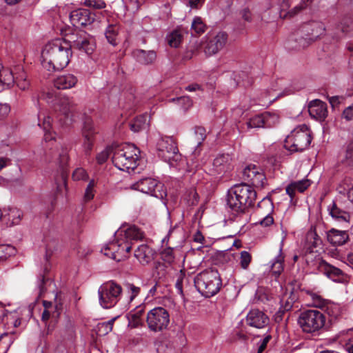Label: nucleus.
Masks as SVG:
<instances>
[{"label":"nucleus","instance_id":"nucleus-26","mask_svg":"<svg viewBox=\"0 0 353 353\" xmlns=\"http://www.w3.org/2000/svg\"><path fill=\"white\" fill-rule=\"evenodd\" d=\"M132 55L136 61L142 65L152 64L157 59V53L154 50L137 49L132 52Z\"/></svg>","mask_w":353,"mask_h":353},{"label":"nucleus","instance_id":"nucleus-57","mask_svg":"<svg viewBox=\"0 0 353 353\" xmlns=\"http://www.w3.org/2000/svg\"><path fill=\"white\" fill-rule=\"evenodd\" d=\"M162 288L160 284L157 282L154 286H152L149 290V295L151 296H155L158 295L159 293H162Z\"/></svg>","mask_w":353,"mask_h":353},{"label":"nucleus","instance_id":"nucleus-30","mask_svg":"<svg viewBox=\"0 0 353 353\" xmlns=\"http://www.w3.org/2000/svg\"><path fill=\"white\" fill-rule=\"evenodd\" d=\"M328 241L334 245H342L345 244L348 239V234L343 230L331 229L327 233Z\"/></svg>","mask_w":353,"mask_h":353},{"label":"nucleus","instance_id":"nucleus-50","mask_svg":"<svg viewBox=\"0 0 353 353\" xmlns=\"http://www.w3.org/2000/svg\"><path fill=\"white\" fill-rule=\"evenodd\" d=\"M251 255L247 251H242L241 252L240 264L243 269H247L251 261Z\"/></svg>","mask_w":353,"mask_h":353},{"label":"nucleus","instance_id":"nucleus-15","mask_svg":"<svg viewBox=\"0 0 353 353\" xmlns=\"http://www.w3.org/2000/svg\"><path fill=\"white\" fill-rule=\"evenodd\" d=\"M97 131L95 129L93 121L90 119H87L83 124L82 129L83 143L81 145L82 150L85 155H90L94 148L95 141V135Z\"/></svg>","mask_w":353,"mask_h":353},{"label":"nucleus","instance_id":"nucleus-38","mask_svg":"<svg viewBox=\"0 0 353 353\" xmlns=\"http://www.w3.org/2000/svg\"><path fill=\"white\" fill-rule=\"evenodd\" d=\"M97 184V181L94 179H91L85 190V193H84V195H83V201L85 202H88L91 200H92L94 197V194H95V187Z\"/></svg>","mask_w":353,"mask_h":353},{"label":"nucleus","instance_id":"nucleus-7","mask_svg":"<svg viewBox=\"0 0 353 353\" xmlns=\"http://www.w3.org/2000/svg\"><path fill=\"white\" fill-rule=\"evenodd\" d=\"M194 285L201 295L211 297L219 291L221 280L217 271L205 270L196 275Z\"/></svg>","mask_w":353,"mask_h":353},{"label":"nucleus","instance_id":"nucleus-13","mask_svg":"<svg viewBox=\"0 0 353 353\" xmlns=\"http://www.w3.org/2000/svg\"><path fill=\"white\" fill-rule=\"evenodd\" d=\"M301 31L304 37L299 39L298 46H292L293 48H305L311 41L323 35L325 33V27L322 22L311 21L304 24Z\"/></svg>","mask_w":353,"mask_h":353},{"label":"nucleus","instance_id":"nucleus-39","mask_svg":"<svg viewBox=\"0 0 353 353\" xmlns=\"http://www.w3.org/2000/svg\"><path fill=\"white\" fill-rule=\"evenodd\" d=\"M206 26L202 19L195 17L192 22L191 29L196 34H201L205 31Z\"/></svg>","mask_w":353,"mask_h":353},{"label":"nucleus","instance_id":"nucleus-20","mask_svg":"<svg viewBox=\"0 0 353 353\" xmlns=\"http://www.w3.org/2000/svg\"><path fill=\"white\" fill-rule=\"evenodd\" d=\"M232 157L229 154H220L212 163V172L215 174H223L232 169Z\"/></svg>","mask_w":353,"mask_h":353},{"label":"nucleus","instance_id":"nucleus-52","mask_svg":"<svg viewBox=\"0 0 353 353\" xmlns=\"http://www.w3.org/2000/svg\"><path fill=\"white\" fill-rule=\"evenodd\" d=\"M49 283V285L51 284L48 279L46 280L43 275H41L38 278L37 281V288H38V296H41L45 292L44 285Z\"/></svg>","mask_w":353,"mask_h":353},{"label":"nucleus","instance_id":"nucleus-23","mask_svg":"<svg viewBox=\"0 0 353 353\" xmlns=\"http://www.w3.org/2000/svg\"><path fill=\"white\" fill-rule=\"evenodd\" d=\"M290 6V0H280V17L281 18H292L302 10L307 7V3L304 0H301L299 5L294 6L293 9L286 12Z\"/></svg>","mask_w":353,"mask_h":353},{"label":"nucleus","instance_id":"nucleus-14","mask_svg":"<svg viewBox=\"0 0 353 353\" xmlns=\"http://www.w3.org/2000/svg\"><path fill=\"white\" fill-rule=\"evenodd\" d=\"M242 178L247 183L259 188H263L266 182V178L262 170L253 164H250L243 169Z\"/></svg>","mask_w":353,"mask_h":353},{"label":"nucleus","instance_id":"nucleus-58","mask_svg":"<svg viewBox=\"0 0 353 353\" xmlns=\"http://www.w3.org/2000/svg\"><path fill=\"white\" fill-rule=\"evenodd\" d=\"M10 111V108L8 104H0V119L7 117Z\"/></svg>","mask_w":353,"mask_h":353},{"label":"nucleus","instance_id":"nucleus-60","mask_svg":"<svg viewBox=\"0 0 353 353\" xmlns=\"http://www.w3.org/2000/svg\"><path fill=\"white\" fill-rule=\"evenodd\" d=\"M11 164V159L6 156L0 157V171Z\"/></svg>","mask_w":353,"mask_h":353},{"label":"nucleus","instance_id":"nucleus-11","mask_svg":"<svg viewBox=\"0 0 353 353\" xmlns=\"http://www.w3.org/2000/svg\"><path fill=\"white\" fill-rule=\"evenodd\" d=\"M131 188L159 199H163L167 195L163 184L150 177L139 180L131 185Z\"/></svg>","mask_w":353,"mask_h":353},{"label":"nucleus","instance_id":"nucleus-64","mask_svg":"<svg viewBox=\"0 0 353 353\" xmlns=\"http://www.w3.org/2000/svg\"><path fill=\"white\" fill-rule=\"evenodd\" d=\"M344 347L348 353H353V338L349 339L345 343Z\"/></svg>","mask_w":353,"mask_h":353},{"label":"nucleus","instance_id":"nucleus-22","mask_svg":"<svg viewBox=\"0 0 353 353\" xmlns=\"http://www.w3.org/2000/svg\"><path fill=\"white\" fill-rule=\"evenodd\" d=\"M74 47L87 54H91L96 48L95 40L93 37L83 33L74 41Z\"/></svg>","mask_w":353,"mask_h":353},{"label":"nucleus","instance_id":"nucleus-32","mask_svg":"<svg viewBox=\"0 0 353 353\" xmlns=\"http://www.w3.org/2000/svg\"><path fill=\"white\" fill-rule=\"evenodd\" d=\"M259 205L261 208L267 207L268 209V214L259 221L260 225L263 227H268L271 225L274 222L273 217L271 215V213L273 211V204L271 200L268 198H265Z\"/></svg>","mask_w":353,"mask_h":353},{"label":"nucleus","instance_id":"nucleus-41","mask_svg":"<svg viewBox=\"0 0 353 353\" xmlns=\"http://www.w3.org/2000/svg\"><path fill=\"white\" fill-rule=\"evenodd\" d=\"M15 252L16 250L13 246L10 245H0V261L14 255Z\"/></svg>","mask_w":353,"mask_h":353},{"label":"nucleus","instance_id":"nucleus-44","mask_svg":"<svg viewBox=\"0 0 353 353\" xmlns=\"http://www.w3.org/2000/svg\"><path fill=\"white\" fill-rule=\"evenodd\" d=\"M311 299L312 301L313 306L315 307H319L322 310L325 308L329 300L323 299L321 296L312 293L310 294Z\"/></svg>","mask_w":353,"mask_h":353},{"label":"nucleus","instance_id":"nucleus-6","mask_svg":"<svg viewBox=\"0 0 353 353\" xmlns=\"http://www.w3.org/2000/svg\"><path fill=\"white\" fill-rule=\"evenodd\" d=\"M140 150L134 145L126 143L113 151L112 163L120 170L130 172L138 165Z\"/></svg>","mask_w":353,"mask_h":353},{"label":"nucleus","instance_id":"nucleus-33","mask_svg":"<svg viewBox=\"0 0 353 353\" xmlns=\"http://www.w3.org/2000/svg\"><path fill=\"white\" fill-rule=\"evenodd\" d=\"M328 210L331 216L336 220L346 223L349 222L350 218L349 213L338 208L334 202L332 203V206L328 207Z\"/></svg>","mask_w":353,"mask_h":353},{"label":"nucleus","instance_id":"nucleus-17","mask_svg":"<svg viewBox=\"0 0 353 353\" xmlns=\"http://www.w3.org/2000/svg\"><path fill=\"white\" fill-rule=\"evenodd\" d=\"M227 40L228 34L225 32H218L207 42L205 47V53L208 56L216 54L224 48Z\"/></svg>","mask_w":353,"mask_h":353},{"label":"nucleus","instance_id":"nucleus-34","mask_svg":"<svg viewBox=\"0 0 353 353\" xmlns=\"http://www.w3.org/2000/svg\"><path fill=\"white\" fill-rule=\"evenodd\" d=\"M58 105L59 110L64 115L68 116V114L72 111L75 103L72 98L63 96L59 98Z\"/></svg>","mask_w":353,"mask_h":353},{"label":"nucleus","instance_id":"nucleus-51","mask_svg":"<svg viewBox=\"0 0 353 353\" xmlns=\"http://www.w3.org/2000/svg\"><path fill=\"white\" fill-rule=\"evenodd\" d=\"M114 320H110L106 322H103L98 325L99 332H101V334H106L110 332L112 329Z\"/></svg>","mask_w":353,"mask_h":353},{"label":"nucleus","instance_id":"nucleus-19","mask_svg":"<svg viewBox=\"0 0 353 353\" xmlns=\"http://www.w3.org/2000/svg\"><path fill=\"white\" fill-rule=\"evenodd\" d=\"M246 322L251 327L261 329L268 325L269 318L263 312L253 309L247 314Z\"/></svg>","mask_w":353,"mask_h":353},{"label":"nucleus","instance_id":"nucleus-36","mask_svg":"<svg viewBox=\"0 0 353 353\" xmlns=\"http://www.w3.org/2000/svg\"><path fill=\"white\" fill-rule=\"evenodd\" d=\"M118 32L119 27L116 24H110L105 29V38L108 42L113 46L118 44Z\"/></svg>","mask_w":353,"mask_h":353},{"label":"nucleus","instance_id":"nucleus-27","mask_svg":"<svg viewBox=\"0 0 353 353\" xmlns=\"http://www.w3.org/2000/svg\"><path fill=\"white\" fill-rule=\"evenodd\" d=\"M284 238L281 241V245L278 254L270 262V268L272 274L275 277H278L284 270V256L283 254Z\"/></svg>","mask_w":353,"mask_h":353},{"label":"nucleus","instance_id":"nucleus-16","mask_svg":"<svg viewBox=\"0 0 353 353\" xmlns=\"http://www.w3.org/2000/svg\"><path fill=\"white\" fill-rule=\"evenodd\" d=\"M70 20L75 27H85L94 21L95 14L87 9H77L71 12Z\"/></svg>","mask_w":353,"mask_h":353},{"label":"nucleus","instance_id":"nucleus-12","mask_svg":"<svg viewBox=\"0 0 353 353\" xmlns=\"http://www.w3.org/2000/svg\"><path fill=\"white\" fill-rule=\"evenodd\" d=\"M146 322L150 330L161 332L165 330L170 323V314L163 307H156L147 314Z\"/></svg>","mask_w":353,"mask_h":353},{"label":"nucleus","instance_id":"nucleus-61","mask_svg":"<svg viewBox=\"0 0 353 353\" xmlns=\"http://www.w3.org/2000/svg\"><path fill=\"white\" fill-rule=\"evenodd\" d=\"M342 98L339 96H332L328 98V101L332 108L336 107L341 101Z\"/></svg>","mask_w":353,"mask_h":353},{"label":"nucleus","instance_id":"nucleus-10","mask_svg":"<svg viewBox=\"0 0 353 353\" xmlns=\"http://www.w3.org/2000/svg\"><path fill=\"white\" fill-rule=\"evenodd\" d=\"M122 288L114 281L103 283L98 290L100 305L105 309L113 307L120 300Z\"/></svg>","mask_w":353,"mask_h":353},{"label":"nucleus","instance_id":"nucleus-43","mask_svg":"<svg viewBox=\"0 0 353 353\" xmlns=\"http://www.w3.org/2000/svg\"><path fill=\"white\" fill-rule=\"evenodd\" d=\"M166 40L170 46L176 48L181 43V36L177 31H174L167 36Z\"/></svg>","mask_w":353,"mask_h":353},{"label":"nucleus","instance_id":"nucleus-45","mask_svg":"<svg viewBox=\"0 0 353 353\" xmlns=\"http://www.w3.org/2000/svg\"><path fill=\"white\" fill-rule=\"evenodd\" d=\"M327 314L332 317H336L340 313V307L338 304H336L330 301H328L326 306L323 309Z\"/></svg>","mask_w":353,"mask_h":353},{"label":"nucleus","instance_id":"nucleus-42","mask_svg":"<svg viewBox=\"0 0 353 353\" xmlns=\"http://www.w3.org/2000/svg\"><path fill=\"white\" fill-rule=\"evenodd\" d=\"M247 124L249 128H265L262 114L255 115L250 118Z\"/></svg>","mask_w":353,"mask_h":353},{"label":"nucleus","instance_id":"nucleus-54","mask_svg":"<svg viewBox=\"0 0 353 353\" xmlns=\"http://www.w3.org/2000/svg\"><path fill=\"white\" fill-rule=\"evenodd\" d=\"M341 117L347 121L353 120V103L343 110Z\"/></svg>","mask_w":353,"mask_h":353},{"label":"nucleus","instance_id":"nucleus-47","mask_svg":"<svg viewBox=\"0 0 353 353\" xmlns=\"http://www.w3.org/2000/svg\"><path fill=\"white\" fill-rule=\"evenodd\" d=\"M170 101L172 102L177 101L178 103L181 106V108L183 109L184 110H187L192 105V101L191 99L188 96H183L176 99L173 98L171 99Z\"/></svg>","mask_w":353,"mask_h":353},{"label":"nucleus","instance_id":"nucleus-37","mask_svg":"<svg viewBox=\"0 0 353 353\" xmlns=\"http://www.w3.org/2000/svg\"><path fill=\"white\" fill-rule=\"evenodd\" d=\"M265 128L274 126L279 123V116L275 112H265L262 113Z\"/></svg>","mask_w":353,"mask_h":353},{"label":"nucleus","instance_id":"nucleus-49","mask_svg":"<svg viewBox=\"0 0 353 353\" xmlns=\"http://www.w3.org/2000/svg\"><path fill=\"white\" fill-rule=\"evenodd\" d=\"M88 175L86 171L82 168H77L72 173V179L74 181L86 180Z\"/></svg>","mask_w":353,"mask_h":353},{"label":"nucleus","instance_id":"nucleus-18","mask_svg":"<svg viewBox=\"0 0 353 353\" xmlns=\"http://www.w3.org/2000/svg\"><path fill=\"white\" fill-rule=\"evenodd\" d=\"M318 270L334 282H341L343 279V272L339 268L334 267L324 260L319 261Z\"/></svg>","mask_w":353,"mask_h":353},{"label":"nucleus","instance_id":"nucleus-31","mask_svg":"<svg viewBox=\"0 0 353 353\" xmlns=\"http://www.w3.org/2000/svg\"><path fill=\"white\" fill-rule=\"evenodd\" d=\"M14 83L12 72L0 64V91L6 88H10Z\"/></svg>","mask_w":353,"mask_h":353},{"label":"nucleus","instance_id":"nucleus-63","mask_svg":"<svg viewBox=\"0 0 353 353\" xmlns=\"http://www.w3.org/2000/svg\"><path fill=\"white\" fill-rule=\"evenodd\" d=\"M346 159H353V141L351 142L346 150Z\"/></svg>","mask_w":353,"mask_h":353},{"label":"nucleus","instance_id":"nucleus-2","mask_svg":"<svg viewBox=\"0 0 353 353\" xmlns=\"http://www.w3.org/2000/svg\"><path fill=\"white\" fill-rule=\"evenodd\" d=\"M72 54L70 43L65 39H57L45 45L41 52V65L49 72L65 68Z\"/></svg>","mask_w":353,"mask_h":353},{"label":"nucleus","instance_id":"nucleus-3","mask_svg":"<svg viewBox=\"0 0 353 353\" xmlns=\"http://www.w3.org/2000/svg\"><path fill=\"white\" fill-rule=\"evenodd\" d=\"M38 125L44 131V141L42 143L43 150L39 153L41 160L45 162H50L58 154L59 164L63 167L69 159L68 151L63 148L59 151L61 145L56 140L54 133L50 131L51 118L48 116L46 117L45 113L40 110L38 112Z\"/></svg>","mask_w":353,"mask_h":353},{"label":"nucleus","instance_id":"nucleus-53","mask_svg":"<svg viewBox=\"0 0 353 353\" xmlns=\"http://www.w3.org/2000/svg\"><path fill=\"white\" fill-rule=\"evenodd\" d=\"M14 83H16L17 86L22 90L28 89L30 85L29 81L26 80V77L24 74L14 79Z\"/></svg>","mask_w":353,"mask_h":353},{"label":"nucleus","instance_id":"nucleus-29","mask_svg":"<svg viewBox=\"0 0 353 353\" xmlns=\"http://www.w3.org/2000/svg\"><path fill=\"white\" fill-rule=\"evenodd\" d=\"M311 185L310 180L307 179H303L300 181H294L290 183L286 187V193L289 195L291 199V201L294 199L296 192H303L306 189H307Z\"/></svg>","mask_w":353,"mask_h":353},{"label":"nucleus","instance_id":"nucleus-48","mask_svg":"<svg viewBox=\"0 0 353 353\" xmlns=\"http://www.w3.org/2000/svg\"><path fill=\"white\" fill-rule=\"evenodd\" d=\"M161 259L168 263H171L174 260V255L173 252V249L172 248H165L161 253Z\"/></svg>","mask_w":353,"mask_h":353},{"label":"nucleus","instance_id":"nucleus-24","mask_svg":"<svg viewBox=\"0 0 353 353\" xmlns=\"http://www.w3.org/2000/svg\"><path fill=\"white\" fill-rule=\"evenodd\" d=\"M155 252L148 245L143 244L139 245L134 252V256L139 263L145 265L149 264L153 259Z\"/></svg>","mask_w":353,"mask_h":353},{"label":"nucleus","instance_id":"nucleus-35","mask_svg":"<svg viewBox=\"0 0 353 353\" xmlns=\"http://www.w3.org/2000/svg\"><path fill=\"white\" fill-rule=\"evenodd\" d=\"M148 116L147 114L137 117L130 123V129L134 132H139L148 125Z\"/></svg>","mask_w":353,"mask_h":353},{"label":"nucleus","instance_id":"nucleus-21","mask_svg":"<svg viewBox=\"0 0 353 353\" xmlns=\"http://www.w3.org/2000/svg\"><path fill=\"white\" fill-rule=\"evenodd\" d=\"M308 112L311 117L323 121L327 116V105L321 100H313L309 104Z\"/></svg>","mask_w":353,"mask_h":353},{"label":"nucleus","instance_id":"nucleus-56","mask_svg":"<svg viewBox=\"0 0 353 353\" xmlns=\"http://www.w3.org/2000/svg\"><path fill=\"white\" fill-rule=\"evenodd\" d=\"M108 149H105L97 155V161L99 164L103 163L109 156Z\"/></svg>","mask_w":353,"mask_h":353},{"label":"nucleus","instance_id":"nucleus-8","mask_svg":"<svg viewBox=\"0 0 353 353\" xmlns=\"http://www.w3.org/2000/svg\"><path fill=\"white\" fill-rule=\"evenodd\" d=\"M312 141L311 131L305 124L296 127L285 139L284 146L290 152H301L307 148Z\"/></svg>","mask_w":353,"mask_h":353},{"label":"nucleus","instance_id":"nucleus-4","mask_svg":"<svg viewBox=\"0 0 353 353\" xmlns=\"http://www.w3.org/2000/svg\"><path fill=\"white\" fill-rule=\"evenodd\" d=\"M256 192L246 184L234 185L228 192L226 203L227 209L234 215L244 212L247 206L253 205Z\"/></svg>","mask_w":353,"mask_h":353},{"label":"nucleus","instance_id":"nucleus-5","mask_svg":"<svg viewBox=\"0 0 353 353\" xmlns=\"http://www.w3.org/2000/svg\"><path fill=\"white\" fill-rule=\"evenodd\" d=\"M158 156L171 167L178 170L185 168V159L179 153L176 141L171 137H160L156 145Z\"/></svg>","mask_w":353,"mask_h":353},{"label":"nucleus","instance_id":"nucleus-62","mask_svg":"<svg viewBox=\"0 0 353 353\" xmlns=\"http://www.w3.org/2000/svg\"><path fill=\"white\" fill-rule=\"evenodd\" d=\"M183 278L180 277L179 278L175 283V288L176 290V292L180 294L181 296H183Z\"/></svg>","mask_w":353,"mask_h":353},{"label":"nucleus","instance_id":"nucleus-55","mask_svg":"<svg viewBox=\"0 0 353 353\" xmlns=\"http://www.w3.org/2000/svg\"><path fill=\"white\" fill-rule=\"evenodd\" d=\"M85 5L86 6L100 9L104 8L105 3L101 0H85Z\"/></svg>","mask_w":353,"mask_h":353},{"label":"nucleus","instance_id":"nucleus-40","mask_svg":"<svg viewBox=\"0 0 353 353\" xmlns=\"http://www.w3.org/2000/svg\"><path fill=\"white\" fill-rule=\"evenodd\" d=\"M125 288L129 296V302H132L140 294L141 292V288L139 287L136 286L131 283H126L125 284Z\"/></svg>","mask_w":353,"mask_h":353},{"label":"nucleus","instance_id":"nucleus-25","mask_svg":"<svg viewBox=\"0 0 353 353\" xmlns=\"http://www.w3.org/2000/svg\"><path fill=\"white\" fill-rule=\"evenodd\" d=\"M78 81L76 76L72 74H64L54 80V85L57 89L65 90L75 86Z\"/></svg>","mask_w":353,"mask_h":353},{"label":"nucleus","instance_id":"nucleus-9","mask_svg":"<svg viewBox=\"0 0 353 353\" xmlns=\"http://www.w3.org/2000/svg\"><path fill=\"white\" fill-rule=\"evenodd\" d=\"M325 316L317 310H306L301 312L298 324L305 333H314L323 329L325 325Z\"/></svg>","mask_w":353,"mask_h":353},{"label":"nucleus","instance_id":"nucleus-59","mask_svg":"<svg viewBox=\"0 0 353 353\" xmlns=\"http://www.w3.org/2000/svg\"><path fill=\"white\" fill-rule=\"evenodd\" d=\"M270 339V336H267L263 340L260 341L257 353H262L263 352V350L265 349L267 344L269 342Z\"/></svg>","mask_w":353,"mask_h":353},{"label":"nucleus","instance_id":"nucleus-28","mask_svg":"<svg viewBox=\"0 0 353 353\" xmlns=\"http://www.w3.org/2000/svg\"><path fill=\"white\" fill-rule=\"evenodd\" d=\"M22 216V212L16 208H9L5 214H1L3 221L10 227L19 224Z\"/></svg>","mask_w":353,"mask_h":353},{"label":"nucleus","instance_id":"nucleus-46","mask_svg":"<svg viewBox=\"0 0 353 353\" xmlns=\"http://www.w3.org/2000/svg\"><path fill=\"white\" fill-rule=\"evenodd\" d=\"M205 137L206 134L204 128L199 126L194 128V139L197 147L201 145Z\"/></svg>","mask_w":353,"mask_h":353},{"label":"nucleus","instance_id":"nucleus-1","mask_svg":"<svg viewBox=\"0 0 353 353\" xmlns=\"http://www.w3.org/2000/svg\"><path fill=\"white\" fill-rule=\"evenodd\" d=\"M143 236V232L138 227L123 224L114 232V240L106 243L101 252L115 261H122L130 252L132 241L141 240Z\"/></svg>","mask_w":353,"mask_h":353}]
</instances>
